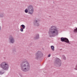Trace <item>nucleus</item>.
I'll return each mask as SVG.
<instances>
[{"label": "nucleus", "mask_w": 77, "mask_h": 77, "mask_svg": "<svg viewBox=\"0 0 77 77\" xmlns=\"http://www.w3.org/2000/svg\"><path fill=\"white\" fill-rule=\"evenodd\" d=\"M20 65L22 71L23 72H27L30 70V64L26 60L22 61Z\"/></svg>", "instance_id": "obj_1"}, {"label": "nucleus", "mask_w": 77, "mask_h": 77, "mask_svg": "<svg viewBox=\"0 0 77 77\" xmlns=\"http://www.w3.org/2000/svg\"><path fill=\"white\" fill-rule=\"evenodd\" d=\"M48 33L50 37H54L58 35L59 31L56 26H52L49 29Z\"/></svg>", "instance_id": "obj_2"}, {"label": "nucleus", "mask_w": 77, "mask_h": 77, "mask_svg": "<svg viewBox=\"0 0 77 77\" xmlns=\"http://www.w3.org/2000/svg\"><path fill=\"white\" fill-rule=\"evenodd\" d=\"M0 67L2 69L0 71V74L2 75L5 72V71H8L9 69V65L5 62H3L0 64Z\"/></svg>", "instance_id": "obj_3"}, {"label": "nucleus", "mask_w": 77, "mask_h": 77, "mask_svg": "<svg viewBox=\"0 0 77 77\" xmlns=\"http://www.w3.org/2000/svg\"><path fill=\"white\" fill-rule=\"evenodd\" d=\"M43 56V54L40 51H38L35 54V59H38Z\"/></svg>", "instance_id": "obj_4"}, {"label": "nucleus", "mask_w": 77, "mask_h": 77, "mask_svg": "<svg viewBox=\"0 0 77 77\" xmlns=\"http://www.w3.org/2000/svg\"><path fill=\"white\" fill-rule=\"evenodd\" d=\"M55 63L56 64L55 65L57 67H60L62 65V62L60 59L57 58H55Z\"/></svg>", "instance_id": "obj_5"}, {"label": "nucleus", "mask_w": 77, "mask_h": 77, "mask_svg": "<svg viewBox=\"0 0 77 77\" xmlns=\"http://www.w3.org/2000/svg\"><path fill=\"white\" fill-rule=\"evenodd\" d=\"M28 10L29 11L28 14H32L33 13V8L32 5H29L28 7Z\"/></svg>", "instance_id": "obj_6"}, {"label": "nucleus", "mask_w": 77, "mask_h": 77, "mask_svg": "<svg viewBox=\"0 0 77 77\" xmlns=\"http://www.w3.org/2000/svg\"><path fill=\"white\" fill-rule=\"evenodd\" d=\"M8 39L10 43L11 44H14L15 42V38L12 35L9 36Z\"/></svg>", "instance_id": "obj_7"}, {"label": "nucleus", "mask_w": 77, "mask_h": 77, "mask_svg": "<svg viewBox=\"0 0 77 77\" xmlns=\"http://www.w3.org/2000/svg\"><path fill=\"white\" fill-rule=\"evenodd\" d=\"M61 41L62 42H65L66 43H69V44H71V43L69 42V41L68 39L66 38L61 37L60 39Z\"/></svg>", "instance_id": "obj_8"}, {"label": "nucleus", "mask_w": 77, "mask_h": 77, "mask_svg": "<svg viewBox=\"0 0 77 77\" xmlns=\"http://www.w3.org/2000/svg\"><path fill=\"white\" fill-rule=\"evenodd\" d=\"M34 24L35 26H39V23H38V20H34Z\"/></svg>", "instance_id": "obj_9"}, {"label": "nucleus", "mask_w": 77, "mask_h": 77, "mask_svg": "<svg viewBox=\"0 0 77 77\" xmlns=\"http://www.w3.org/2000/svg\"><path fill=\"white\" fill-rule=\"evenodd\" d=\"M34 39L35 40L38 39H39V34H37L36 35V36L34 37Z\"/></svg>", "instance_id": "obj_10"}, {"label": "nucleus", "mask_w": 77, "mask_h": 77, "mask_svg": "<svg viewBox=\"0 0 77 77\" xmlns=\"http://www.w3.org/2000/svg\"><path fill=\"white\" fill-rule=\"evenodd\" d=\"M5 16V14L3 13H1L0 14V18H3Z\"/></svg>", "instance_id": "obj_11"}, {"label": "nucleus", "mask_w": 77, "mask_h": 77, "mask_svg": "<svg viewBox=\"0 0 77 77\" xmlns=\"http://www.w3.org/2000/svg\"><path fill=\"white\" fill-rule=\"evenodd\" d=\"M51 47L52 51H54V46H51Z\"/></svg>", "instance_id": "obj_12"}, {"label": "nucleus", "mask_w": 77, "mask_h": 77, "mask_svg": "<svg viewBox=\"0 0 77 77\" xmlns=\"http://www.w3.org/2000/svg\"><path fill=\"white\" fill-rule=\"evenodd\" d=\"M20 26L21 27H22V28L23 29H24L26 28V26L22 24Z\"/></svg>", "instance_id": "obj_13"}, {"label": "nucleus", "mask_w": 77, "mask_h": 77, "mask_svg": "<svg viewBox=\"0 0 77 77\" xmlns=\"http://www.w3.org/2000/svg\"><path fill=\"white\" fill-rule=\"evenodd\" d=\"M13 53L14 54H15L16 53V50L15 49L13 51Z\"/></svg>", "instance_id": "obj_14"}, {"label": "nucleus", "mask_w": 77, "mask_h": 77, "mask_svg": "<svg viewBox=\"0 0 77 77\" xmlns=\"http://www.w3.org/2000/svg\"><path fill=\"white\" fill-rule=\"evenodd\" d=\"M62 57L63 59H64V60H66V57H65V55H63L62 56Z\"/></svg>", "instance_id": "obj_15"}, {"label": "nucleus", "mask_w": 77, "mask_h": 77, "mask_svg": "<svg viewBox=\"0 0 77 77\" xmlns=\"http://www.w3.org/2000/svg\"><path fill=\"white\" fill-rule=\"evenodd\" d=\"M28 12H29V10L27 9H26L25 10V13H28Z\"/></svg>", "instance_id": "obj_16"}, {"label": "nucleus", "mask_w": 77, "mask_h": 77, "mask_svg": "<svg viewBox=\"0 0 77 77\" xmlns=\"http://www.w3.org/2000/svg\"><path fill=\"white\" fill-rule=\"evenodd\" d=\"M74 32H75V33L77 32V28H75V29H74Z\"/></svg>", "instance_id": "obj_17"}, {"label": "nucleus", "mask_w": 77, "mask_h": 77, "mask_svg": "<svg viewBox=\"0 0 77 77\" xmlns=\"http://www.w3.org/2000/svg\"><path fill=\"white\" fill-rule=\"evenodd\" d=\"M23 29H24L22 28L21 27L20 28V31L21 32H23Z\"/></svg>", "instance_id": "obj_18"}, {"label": "nucleus", "mask_w": 77, "mask_h": 77, "mask_svg": "<svg viewBox=\"0 0 77 77\" xmlns=\"http://www.w3.org/2000/svg\"><path fill=\"white\" fill-rule=\"evenodd\" d=\"M50 56H51V54H49L48 56V57H50Z\"/></svg>", "instance_id": "obj_19"}, {"label": "nucleus", "mask_w": 77, "mask_h": 77, "mask_svg": "<svg viewBox=\"0 0 77 77\" xmlns=\"http://www.w3.org/2000/svg\"><path fill=\"white\" fill-rule=\"evenodd\" d=\"M1 31V26H0V32Z\"/></svg>", "instance_id": "obj_20"}]
</instances>
